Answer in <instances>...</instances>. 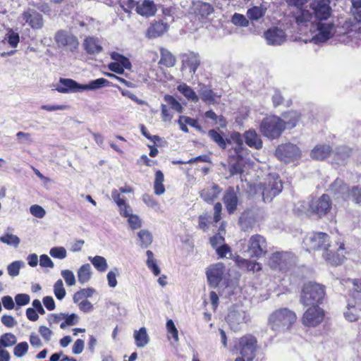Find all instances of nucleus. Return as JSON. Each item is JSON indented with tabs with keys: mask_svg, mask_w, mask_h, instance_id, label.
Masks as SVG:
<instances>
[{
	"mask_svg": "<svg viewBox=\"0 0 361 361\" xmlns=\"http://www.w3.org/2000/svg\"><path fill=\"white\" fill-rule=\"evenodd\" d=\"M348 188V187L343 183L341 179L337 178L331 184L329 190L334 195H341L343 198H345Z\"/></svg>",
	"mask_w": 361,
	"mask_h": 361,
	"instance_id": "30",
	"label": "nucleus"
},
{
	"mask_svg": "<svg viewBox=\"0 0 361 361\" xmlns=\"http://www.w3.org/2000/svg\"><path fill=\"white\" fill-rule=\"evenodd\" d=\"M94 293L95 290L92 288H82L74 294L73 301L78 303L85 298H91Z\"/></svg>",
	"mask_w": 361,
	"mask_h": 361,
	"instance_id": "45",
	"label": "nucleus"
},
{
	"mask_svg": "<svg viewBox=\"0 0 361 361\" xmlns=\"http://www.w3.org/2000/svg\"><path fill=\"white\" fill-rule=\"evenodd\" d=\"M248 257L260 258L267 252V243L259 234L252 235L247 241V249L245 251Z\"/></svg>",
	"mask_w": 361,
	"mask_h": 361,
	"instance_id": "8",
	"label": "nucleus"
},
{
	"mask_svg": "<svg viewBox=\"0 0 361 361\" xmlns=\"http://www.w3.org/2000/svg\"><path fill=\"white\" fill-rule=\"evenodd\" d=\"M221 192V189L220 187L216 184H214L211 187H208L202 190L200 192V195L204 201L209 204H212L216 199L218 198Z\"/></svg>",
	"mask_w": 361,
	"mask_h": 361,
	"instance_id": "24",
	"label": "nucleus"
},
{
	"mask_svg": "<svg viewBox=\"0 0 361 361\" xmlns=\"http://www.w3.org/2000/svg\"><path fill=\"white\" fill-rule=\"evenodd\" d=\"M345 317L350 322H355L358 319L359 314L357 308L354 305H348V310L344 313Z\"/></svg>",
	"mask_w": 361,
	"mask_h": 361,
	"instance_id": "56",
	"label": "nucleus"
},
{
	"mask_svg": "<svg viewBox=\"0 0 361 361\" xmlns=\"http://www.w3.org/2000/svg\"><path fill=\"white\" fill-rule=\"evenodd\" d=\"M228 144L235 150V154H238V157H245L247 154V149L244 147L243 138L239 133H233L231 140H228Z\"/></svg>",
	"mask_w": 361,
	"mask_h": 361,
	"instance_id": "23",
	"label": "nucleus"
},
{
	"mask_svg": "<svg viewBox=\"0 0 361 361\" xmlns=\"http://www.w3.org/2000/svg\"><path fill=\"white\" fill-rule=\"evenodd\" d=\"M88 259L97 271L100 272H104L106 271L108 264L106 259L104 257L97 255L95 257H89Z\"/></svg>",
	"mask_w": 361,
	"mask_h": 361,
	"instance_id": "39",
	"label": "nucleus"
},
{
	"mask_svg": "<svg viewBox=\"0 0 361 361\" xmlns=\"http://www.w3.org/2000/svg\"><path fill=\"white\" fill-rule=\"evenodd\" d=\"M257 343V339L252 335H246L240 338V353L246 361H252L255 357Z\"/></svg>",
	"mask_w": 361,
	"mask_h": 361,
	"instance_id": "10",
	"label": "nucleus"
},
{
	"mask_svg": "<svg viewBox=\"0 0 361 361\" xmlns=\"http://www.w3.org/2000/svg\"><path fill=\"white\" fill-rule=\"evenodd\" d=\"M281 118L282 119V122L284 123V130H290L297 126L300 118V115L297 111H290L283 114L282 118Z\"/></svg>",
	"mask_w": 361,
	"mask_h": 361,
	"instance_id": "25",
	"label": "nucleus"
},
{
	"mask_svg": "<svg viewBox=\"0 0 361 361\" xmlns=\"http://www.w3.org/2000/svg\"><path fill=\"white\" fill-rule=\"evenodd\" d=\"M182 69L189 68L190 73L194 74L200 64V56L195 52H190L182 55Z\"/></svg>",
	"mask_w": 361,
	"mask_h": 361,
	"instance_id": "21",
	"label": "nucleus"
},
{
	"mask_svg": "<svg viewBox=\"0 0 361 361\" xmlns=\"http://www.w3.org/2000/svg\"><path fill=\"white\" fill-rule=\"evenodd\" d=\"M224 203L229 214H233L237 209L238 196L233 188L229 187L223 197Z\"/></svg>",
	"mask_w": 361,
	"mask_h": 361,
	"instance_id": "22",
	"label": "nucleus"
},
{
	"mask_svg": "<svg viewBox=\"0 0 361 361\" xmlns=\"http://www.w3.org/2000/svg\"><path fill=\"white\" fill-rule=\"evenodd\" d=\"M353 153V150L346 147L342 146L338 148L337 151V159H341L342 161H344L346 158L349 157Z\"/></svg>",
	"mask_w": 361,
	"mask_h": 361,
	"instance_id": "62",
	"label": "nucleus"
},
{
	"mask_svg": "<svg viewBox=\"0 0 361 361\" xmlns=\"http://www.w3.org/2000/svg\"><path fill=\"white\" fill-rule=\"evenodd\" d=\"M243 136L245 143L249 147L257 149L262 147V141L255 130H249L244 133Z\"/></svg>",
	"mask_w": 361,
	"mask_h": 361,
	"instance_id": "26",
	"label": "nucleus"
},
{
	"mask_svg": "<svg viewBox=\"0 0 361 361\" xmlns=\"http://www.w3.org/2000/svg\"><path fill=\"white\" fill-rule=\"evenodd\" d=\"M241 162L242 161H233L231 162H229L230 176L240 174L243 172V166Z\"/></svg>",
	"mask_w": 361,
	"mask_h": 361,
	"instance_id": "53",
	"label": "nucleus"
},
{
	"mask_svg": "<svg viewBox=\"0 0 361 361\" xmlns=\"http://www.w3.org/2000/svg\"><path fill=\"white\" fill-rule=\"evenodd\" d=\"M331 199L327 195H323L318 200L312 201L310 204L312 212L320 218L326 215L331 209Z\"/></svg>",
	"mask_w": 361,
	"mask_h": 361,
	"instance_id": "15",
	"label": "nucleus"
},
{
	"mask_svg": "<svg viewBox=\"0 0 361 361\" xmlns=\"http://www.w3.org/2000/svg\"><path fill=\"white\" fill-rule=\"evenodd\" d=\"M55 41L59 47H66L71 52L75 51L79 47L78 38L71 33L63 30L56 32Z\"/></svg>",
	"mask_w": 361,
	"mask_h": 361,
	"instance_id": "13",
	"label": "nucleus"
},
{
	"mask_svg": "<svg viewBox=\"0 0 361 361\" xmlns=\"http://www.w3.org/2000/svg\"><path fill=\"white\" fill-rule=\"evenodd\" d=\"M49 255L54 258L63 259L66 257L67 252L63 247H54L49 250Z\"/></svg>",
	"mask_w": 361,
	"mask_h": 361,
	"instance_id": "55",
	"label": "nucleus"
},
{
	"mask_svg": "<svg viewBox=\"0 0 361 361\" xmlns=\"http://www.w3.org/2000/svg\"><path fill=\"white\" fill-rule=\"evenodd\" d=\"M134 338L135 344L138 348H143L149 343V336L145 327H142L138 331H135Z\"/></svg>",
	"mask_w": 361,
	"mask_h": 361,
	"instance_id": "34",
	"label": "nucleus"
},
{
	"mask_svg": "<svg viewBox=\"0 0 361 361\" xmlns=\"http://www.w3.org/2000/svg\"><path fill=\"white\" fill-rule=\"evenodd\" d=\"M110 82L105 78H98L90 81L87 85H82V91L85 90H96L104 87L109 86Z\"/></svg>",
	"mask_w": 361,
	"mask_h": 361,
	"instance_id": "33",
	"label": "nucleus"
},
{
	"mask_svg": "<svg viewBox=\"0 0 361 361\" xmlns=\"http://www.w3.org/2000/svg\"><path fill=\"white\" fill-rule=\"evenodd\" d=\"M324 317V311L319 305L310 306L303 314L302 323L309 327L320 324Z\"/></svg>",
	"mask_w": 361,
	"mask_h": 361,
	"instance_id": "11",
	"label": "nucleus"
},
{
	"mask_svg": "<svg viewBox=\"0 0 361 361\" xmlns=\"http://www.w3.org/2000/svg\"><path fill=\"white\" fill-rule=\"evenodd\" d=\"M92 276V268L89 264L82 265L78 271V281L81 284L88 282Z\"/></svg>",
	"mask_w": 361,
	"mask_h": 361,
	"instance_id": "35",
	"label": "nucleus"
},
{
	"mask_svg": "<svg viewBox=\"0 0 361 361\" xmlns=\"http://www.w3.org/2000/svg\"><path fill=\"white\" fill-rule=\"evenodd\" d=\"M28 350V344L27 342H21L17 344L14 349V355L17 357H21L24 356Z\"/></svg>",
	"mask_w": 361,
	"mask_h": 361,
	"instance_id": "57",
	"label": "nucleus"
},
{
	"mask_svg": "<svg viewBox=\"0 0 361 361\" xmlns=\"http://www.w3.org/2000/svg\"><path fill=\"white\" fill-rule=\"evenodd\" d=\"M164 101L167 103L171 108L178 113H182L183 108L182 105L171 95H165L164 97Z\"/></svg>",
	"mask_w": 361,
	"mask_h": 361,
	"instance_id": "50",
	"label": "nucleus"
},
{
	"mask_svg": "<svg viewBox=\"0 0 361 361\" xmlns=\"http://www.w3.org/2000/svg\"><path fill=\"white\" fill-rule=\"evenodd\" d=\"M303 245L307 251L323 250V257L331 265L337 266L344 259V243L330 241L329 235L323 232L309 233L303 240Z\"/></svg>",
	"mask_w": 361,
	"mask_h": 361,
	"instance_id": "1",
	"label": "nucleus"
},
{
	"mask_svg": "<svg viewBox=\"0 0 361 361\" xmlns=\"http://www.w3.org/2000/svg\"><path fill=\"white\" fill-rule=\"evenodd\" d=\"M296 319L297 316L293 311L288 308H280L269 315L268 326L273 331L281 334L290 330Z\"/></svg>",
	"mask_w": 361,
	"mask_h": 361,
	"instance_id": "2",
	"label": "nucleus"
},
{
	"mask_svg": "<svg viewBox=\"0 0 361 361\" xmlns=\"http://www.w3.org/2000/svg\"><path fill=\"white\" fill-rule=\"evenodd\" d=\"M168 30V25L163 21L153 23L147 30L148 38H156L163 35Z\"/></svg>",
	"mask_w": 361,
	"mask_h": 361,
	"instance_id": "27",
	"label": "nucleus"
},
{
	"mask_svg": "<svg viewBox=\"0 0 361 361\" xmlns=\"http://www.w3.org/2000/svg\"><path fill=\"white\" fill-rule=\"evenodd\" d=\"M284 130V123L280 117L273 116L264 118L260 124V131L264 136L278 138Z\"/></svg>",
	"mask_w": 361,
	"mask_h": 361,
	"instance_id": "5",
	"label": "nucleus"
},
{
	"mask_svg": "<svg viewBox=\"0 0 361 361\" xmlns=\"http://www.w3.org/2000/svg\"><path fill=\"white\" fill-rule=\"evenodd\" d=\"M331 148L329 145H317L311 152V157L317 160H323L327 158Z\"/></svg>",
	"mask_w": 361,
	"mask_h": 361,
	"instance_id": "29",
	"label": "nucleus"
},
{
	"mask_svg": "<svg viewBox=\"0 0 361 361\" xmlns=\"http://www.w3.org/2000/svg\"><path fill=\"white\" fill-rule=\"evenodd\" d=\"M54 295L58 300H62L66 295V290L61 279H59L54 286Z\"/></svg>",
	"mask_w": 361,
	"mask_h": 361,
	"instance_id": "52",
	"label": "nucleus"
},
{
	"mask_svg": "<svg viewBox=\"0 0 361 361\" xmlns=\"http://www.w3.org/2000/svg\"><path fill=\"white\" fill-rule=\"evenodd\" d=\"M6 39L11 47L15 48L19 43V35L11 29L6 34Z\"/></svg>",
	"mask_w": 361,
	"mask_h": 361,
	"instance_id": "58",
	"label": "nucleus"
},
{
	"mask_svg": "<svg viewBox=\"0 0 361 361\" xmlns=\"http://www.w3.org/2000/svg\"><path fill=\"white\" fill-rule=\"evenodd\" d=\"M137 236L140 241V245L142 248L148 247L152 243V233L145 229L140 231L137 233Z\"/></svg>",
	"mask_w": 361,
	"mask_h": 361,
	"instance_id": "40",
	"label": "nucleus"
},
{
	"mask_svg": "<svg viewBox=\"0 0 361 361\" xmlns=\"http://www.w3.org/2000/svg\"><path fill=\"white\" fill-rule=\"evenodd\" d=\"M275 154L279 159L288 163L300 157V150L295 145L286 143L279 145Z\"/></svg>",
	"mask_w": 361,
	"mask_h": 361,
	"instance_id": "12",
	"label": "nucleus"
},
{
	"mask_svg": "<svg viewBox=\"0 0 361 361\" xmlns=\"http://www.w3.org/2000/svg\"><path fill=\"white\" fill-rule=\"evenodd\" d=\"M0 242L7 245L17 247L20 243V240L17 235L7 232L0 237Z\"/></svg>",
	"mask_w": 361,
	"mask_h": 361,
	"instance_id": "41",
	"label": "nucleus"
},
{
	"mask_svg": "<svg viewBox=\"0 0 361 361\" xmlns=\"http://www.w3.org/2000/svg\"><path fill=\"white\" fill-rule=\"evenodd\" d=\"M136 11L142 16L148 17L153 16L156 13L157 8L153 1L144 0L137 6Z\"/></svg>",
	"mask_w": 361,
	"mask_h": 361,
	"instance_id": "28",
	"label": "nucleus"
},
{
	"mask_svg": "<svg viewBox=\"0 0 361 361\" xmlns=\"http://www.w3.org/2000/svg\"><path fill=\"white\" fill-rule=\"evenodd\" d=\"M308 0H286L288 4L293 6L295 10L292 11L295 23L300 27H307V23L311 21L312 13L303 6Z\"/></svg>",
	"mask_w": 361,
	"mask_h": 361,
	"instance_id": "9",
	"label": "nucleus"
},
{
	"mask_svg": "<svg viewBox=\"0 0 361 361\" xmlns=\"http://www.w3.org/2000/svg\"><path fill=\"white\" fill-rule=\"evenodd\" d=\"M54 90L63 94L82 92V85L70 78H61L59 82L54 85Z\"/></svg>",
	"mask_w": 361,
	"mask_h": 361,
	"instance_id": "17",
	"label": "nucleus"
},
{
	"mask_svg": "<svg viewBox=\"0 0 361 361\" xmlns=\"http://www.w3.org/2000/svg\"><path fill=\"white\" fill-rule=\"evenodd\" d=\"M232 23L238 26L247 27L249 24L248 20L242 14L235 13L232 17Z\"/></svg>",
	"mask_w": 361,
	"mask_h": 361,
	"instance_id": "61",
	"label": "nucleus"
},
{
	"mask_svg": "<svg viewBox=\"0 0 361 361\" xmlns=\"http://www.w3.org/2000/svg\"><path fill=\"white\" fill-rule=\"evenodd\" d=\"M208 135L211 139L219 145L220 148L223 149H226L228 140H225L217 130L214 129L210 130L208 132Z\"/></svg>",
	"mask_w": 361,
	"mask_h": 361,
	"instance_id": "43",
	"label": "nucleus"
},
{
	"mask_svg": "<svg viewBox=\"0 0 361 361\" xmlns=\"http://www.w3.org/2000/svg\"><path fill=\"white\" fill-rule=\"evenodd\" d=\"M119 274L118 268H114L107 274L106 278L108 281V285L111 288H115L117 286L116 276Z\"/></svg>",
	"mask_w": 361,
	"mask_h": 361,
	"instance_id": "59",
	"label": "nucleus"
},
{
	"mask_svg": "<svg viewBox=\"0 0 361 361\" xmlns=\"http://www.w3.org/2000/svg\"><path fill=\"white\" fill-rule=\"evenodd\" d=\"M324 295L323 286L317 283L308 282L302 287L300 301L305 306L319 305L322 302Z\"/></svg>",
	"mask_w": 361,
	"mask_h": 361,
	"instance_id": "3",
	"label": "nucleus"
},
{
	"mask_svg": "<svg viewBox=\"0 0 361 361\" xmlns=\"http://www.w3.org/2000/svg\"><path fill=\"white\" fill-rule=\"evenodd\" d=\"M227 319L231 325H234L235 323L240 324L244 320V315L238 311H232L228 314Z\"/></svg>",
	"mask_w": 361,
	"mask_h": 361,
	"instance_id": "54",
	"label": "nucleus"
},
{
	"mask_svg": "<svg viewBox=\"0 0 361 361\" xmlns=\"http://www.w3.org/2000/svg\"><path fill=\"white\" fill-rule=\"evenodd\" d=\"M161 59L159 63L166 67H173L175 66L176 59V57L166 49L161 48L160 49Z\"/></svg>",
	"mask_w": 361,
	"mask_h": 361,
	"instance_id": "32",
	"label": "nucleus"
},
{
	"mask_svg": "<svg viewBox=\"0 0 361 361\" xmlns=\"http://www.w3.org/2000/svg\"><path fill=\"white\" fill-rule=\"evenodd\" d=\"M61 274L68 286H72L75 284V278L72 271L68 269L62 270Z\"/></svg>",
	"mask_w": 361,
	"mask_h": 361,
	"instance_id": "60",
	"label": "nucleus"
},
{
	"mask_svg": "<svg viewBox=\"0 0 361 361\" xmlns=\"http://www.w3.org/2000/svg\"><path fill=\"white\" fill-rule=\"evenodd\" d=\"M191 13L200 20L206 18L214 12L213 6L206 2L197 1L192 4L190 8Z\"/></svg>",
	"mask_w": 361,
	"mask_h": 361,
	"instance_id": "20",
	"label": "nucleus"
},
{
	"mask_svg": "<svg viewBox=\"0 0 361 361\" xmlns=\"http://www.w3.org/2000/svg\"><path fill=\"white\" fill-rule=\"evenodd\" d=\"M30 213L35 217L43 218L45 214V210L39 205L34 204L30 208Z\"/></svg>",
	"mask_w": 361,
	"mask_h": 361,
	"instance_id": "64",
	"label": "nucleus"
},
{
	"mask_svg": "<svg viewBox=\"0 0 361 361\" xmlns=\"http://www.w3.org/2000/svg\"><path fill=\"white\" fill-rule=\"evenodd\" d=\"M200 95L201 99L206 103L213 104L214 102V94L213 91L206 86L201 87Z\"/></svg>",
	"mask_w": 361,
	"mask_h": 361,
	"instance_id": "48",
	"label": "nucleus"
},
{
	"mask_svg": "<svg viewBox=\"0 0 361 361\" xmlns=\"http://www.w3.org/2000/svg\"><path fill=\"white\" fill-rule=\"evenodd\" d=\"M128 222L132 229H137L142 226V220L137 215L131 214L128 218Z\"/></svg>",
	"mask_w": 361,
	"mask_h": 361,
	"instance_id": "63",
	"label": "nucleus"
},
{
	"mask_svg": "<svg viewBox=\"0 0 361 361\" xmlns=\"http://www.w3.org/2000/svg\"><path fill=\"white\" fill-rule=\"evenodd\" d=\"M296 262L293 254L288 252L273 253L269 260V264L273 269L286 271L293 267Z\"/></svg>",
	"mask_w": 361,
	"mask_h": 361,
	"instance_id": "6",
	"label": "nucleus"
},
{
	"mask_svg": "<svg viewBox=\"0 0 361 361\" xmlns=\"http://www.w3.org/2000/svg\"><path fill=\"white\" fill-rule=\"evenodd\" d=\"M164 181V174L161 171H157L155 173L154 183V193L157 195H163L165 192V187L163 184Z\"/></svg>",
	"mask_w": 361,
	"mask_h": 361,
	"instance_id": "38",
	"label": "nucleus"
},
{
	"mask_svg": "<svg viewBox=\"0 0 361 361\" xmlns=\"http://www.w3.org/2000/svg\"><path fill=\"white\" fill-rule=\"evenodd\" d=\"M86 51L90 54H95L102 51V47L98 44L96 39L93 37H87L83 43Z\"/></svg>",
	"mask_w": 361,
	"mask_h": 361,
	"instance_id": "31",
	"label": "nucleus"
},
{
	"mask_svg": "<svg viewBox=\"0 0 361 361\" xmlns=\"http://www.w3.org/2000/svg\"><path fill=\"white\" fill-rule=\"evenodd\" d=\"M264 38L269 45L279 46L286 39L285 32L279 27L269 28L264 33Z\"/></svg>",
	"mask_w": 361,
	"mask_h": 361,
	"instance_id": "18",
	"label": "nucleus"
},
{
	"mask_svg": "<svg viewBox=\"0 0 361 361\" xmlns=\"http://www.w3.org/2000/svg\"><path fill=\"white\" fill-rule=\"evenodd\" d=\"M25 265L22 261H15L10 264L7 267V271L11 276H17L20 274V269Z\"/></svg>",
	"mask_w": 361,
	"mask_h": 361,
	"instance_id": "51",
	"label": "nucleus"
},
{
	"mask_svg": "<svg viewBox=\"0 0 361 361\" xmlns=\"http://www.w3.org/2000/svg\"><path fill=\"white\" fill-rule=\"evenodd\" d=\"M318 33L313 37L315 43L324 42L331 38L335 32V27L332 23H319L317 24Z\"/></svg>",
	"mask_w": 361,
	"mask_h": 361,
	"instance_id": "19",
	"label": "nucleus"
},
{
	"mask_svg": "<svg viewBox=\"0 0 361 361\" xmlns=\"http://www.w3.org/2000/svg\"><path fill=\"white\" fill-rule=\"evenodd\" d=\"M17 343L16 336L11 333H6L0 337V348H9Z\"/></svg>",
	"mask_w": 361,
	"mask_h": 361,
	"instance_id": "42",
	"label": "nucleus"
},
{
	"mask_svg": "<svg viewBox=\"0 0 361 361\" xmlns=\"http://www.w3.org/2000/svg\"><path fill=\"white\" fill-rule=\"evenodd\" d=\"M63 320L60 324V327L62 329H65L67 326L77 324L79 321V317L75 313L71 314L64 313Z\"/></svg>",
	"mask_w": 361,
	"mask_h": 361,
	"instance_id": "46",
	"label": "nucleus"
},
{
	"mask_svg": "<svg viewBox=\"0 0 361 361\" xmlns=\"http://www.w3.org/2000/svg\"><path fill=\"white\" fill-rule=\"evenodd\" d=\"M347 197H350L355 204L361 203V185H355L348 188Z\"/></svg>",
	"mask_w": 361,
	"mask_h": 361,
	"instance_id": "44",
	"label": "nucleus"
},
{
	"mask_svg": "<svg viewBox=\"0 0 361 361\" xmlns=\"http://www.w3.org/2000/svg\"><path fill=\"white\" fill-rule=\"evenodd\" d=\"M266 12V8L261 6H254L247 11V16L250 20H257L261 18Z\"/></svg>",
	"mask_w": 361,
	"mask_h": 361,
	"instance_id": "47",
	"label": "nucleus"
},
{
	"mask_svg": "<svg viewBox=\"0 0 361 361\" xmlns=\"http://www.w3.org/2000/svg\"><path fill=\"white\" fill-rule=\"evenodd\" d=\"M308 10L312 13V18L307 24L314 23L317 20H326L332 13L329 0H312Z\"/></svg>",
	"mask_w": 361,
	"mask_h": 361,
	"instance_id": "7",
	"label": "nucleus"
},
{
	"mask_svg": "<svg viewBox=\"0 0 361 361\" xmlns=\"http://www.w3.org/2000/svg\"><path fill=\"white\" fill-rule=\"evenodd\" d=\"M225 267L223 263H216L211 265L207 270V277L209 284L216 288L222 279Z\"/></svg>",
	"mask_w": 361,
	"mask_h": 361,
	"instance_id": "16",
	"label": "nucleus"
},
{
	"mask_svg": "<svg viewBox=\"0 0 361 361\" xmlns=\"http://www.w3.org/2000/svg\"><path fill=\"white\" fill-rule=\"evenodd\" d=\"M110 56L112 60L119 63L122 66L125 67L126 69H130L131 63L126 56L117 52H112Z\"/></svg>",
	"mask_w": 361,
	"mask_h": 361,
	"instance_id": "49",
	"label": "nucleus"
},
{
	"mask_svg": "<svg viewBox=\"0 0 361 361\" xmlns=\"http://www.w3.org/2000/svg\"><path fill=\"white\" fill-rule=\"evenodd\" d=\"M177 90L183 94L188 100L192 102H197L199 97L194 90L188 85L183 83L177 87Z\"/></svg>",
	"mask_w": 361,
	"mask_h": 361,
	"instance_id": "37",
	"label": "nucleus"
},
{
	"mask_svg": "<svg viewBox=\"0 0 361 361\" xmlns=\"http://www.w3.org/2000/svg\"><path fill=\"white\" fill-rule=\"evenodd\" d=\"M261 189L264 201L271 202L274 197L281 192L283 189L282 182L277 174L270 173L261 183Z\"/></svg>",
	"mask_w": 361,
	"mask_h": 361,
	"instance_id": "4",
	"label": "nucleus"
},
{
	"mask_svg": "<svg viewBox=\"0 0 361 361\" xmlns=\"http://www.w3.org/2000/svg\"><path fill=\"white\" fill-rule=\"evenodd\" d=\"M236 262L240 268L245 269L247 271L255 272L262 269L261 265L256 262H252L243 258H238L237 259Z\"/></svg>",
	"mask_w": 361,
	"mask_h": 361,
	"instance_id": "36",
	"label": "nucleus"
},
{
	"mask_svg": "<svg viewBox=\"0 0 361 361\" xmlns=\"http://www.w3.org/2000/svg\"><path fill=\"white\" fill-rule=\"evenodd\" d=\"M20 18L33 30H39L44 26L42 15L34 8H27L24 11Z\"/></svg>",
	"mask_w": 361,
	"mask_h": 361,
	"instance_id": "14",
	"label": "nucleus"
}]
</instances>
